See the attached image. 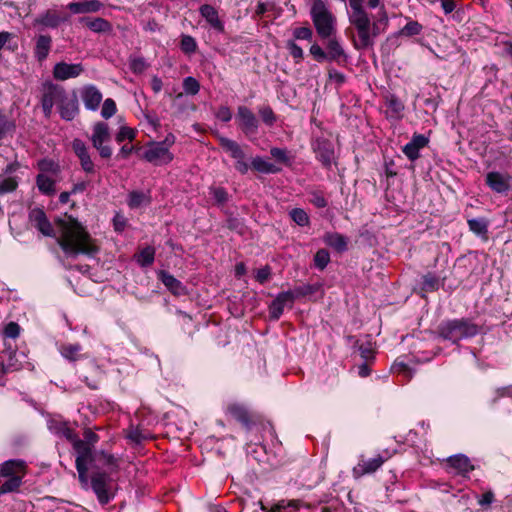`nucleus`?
<instances>
[{
	"label": "nucleus",
	"mask_w": 512,
	"mask_h": 512,
	"mask_svg": "<svg viewBox=\"0 0 512 512\" xmlns=\"http://www.w3.org/2000/svg\"><path fill=\"white\" fill-rule=\"evenodd\" d=\"M148 201L143 192L133 191L129 194L128 205L130 208H139Z\"/></svg>",
	"instance_id": "nucleus-46"
},
{
	"label": "nucleus",
	"mask_w": 512,
	"mask_h": 512,
	"mask_svg": "<svg viewBox=\"0 0 512 512\" xmlns=\"http://www.w3.org/2000/svg\"><path fill=\"white\" fill-rule=\"evenodd\" d=\"M83 71L84 68L80 63L69 64L59 62L53 68V77L57 80L65 81L70 78L78 77Z\"/></svg>",
	"instance_id": "nucleus-19"
},
{
	"label": "nucleus",
	"mask_w": 512,
	"mask_h": 512,
	"mask_svg": "<svg viewBox=\"0 0 512 512\" xmlns=\"http://www.w3.org/2000/svg\"><path fill=\"white\" fill-rule=\"evenodd\" d=\"M7 350L3 351V355L1 356L0 360V384H2V377L5 373H7L9 370H16L19 368V366L13 361L16 351L7 343Z\"/></svg>",
	"instance_id": "nucleus-28"
},
{
	"label": "nucleus",
	"mask_w": 512,
	"mask_h": 512,
	"mask_svg": "<svg viewBox=\"0 0 512 512\" xmlns=\"http://www.w3.org/2000/svg\"><path fill=\"white\" fill-rule=\"evenodd\" d=\"M311 19L318 36L322 39L330 38L336 33V17L328 9L323 0H313Z\"/></svg>",
	"instance_id": "nucleus-3"
},
{
	"label": "nucleus",
	"mask_w": 512,
	"mask_h": 512,
	"mask_svg": "<svg viewBox=\"0 0 512 512\" xmlns=\"http://www.w3.org/2000/svg\"><path fill=\"white\" fill-rule=\"evenodd\" d=\"M81 351H82V346L78 343H76V344H71V343L61 344L59 347L60 354L65 359H67L68 361H71V362H76L83 358Z\"/></svg>",
	"instance_id": "nucleus-31"
},
{
	"label": "nucleus",
	"mask_w": 512,
	"mask_h": 512,
	"mask_svg": "<svg viewBox=\"0 0 512 512\" xmlns=\"http://www.w3.org/2000/svg\"><path fill=\"white\" fill-rule=\"evenodd\" d=\"M349 21L355 27L358 36L357 39L354 38L352 41L354 48L364 50L374 45V38L381 33L380 26L388 24V16L384 7H382L379 12V19L371 23L370 17L363 7L350 11Z\"/></svg>",
	"instance_id": "nucleus-2"
},
{
	"label": "nucleus",
	"mask_w": 512,
	"mask_h": 512,
	"mask_svg": "<svg viewBox=\"0 0 512 512\" xmlns=\"http://www.w3.org/2000/svg\"><path fill=\"white\" fill-rule=\"evenodd\" d=\"M91 488L96 494L100 504H108L115 496L113 480L103 471H95L91 474Z\"/></svg>",
	"instance_id": "nucleus-6"
},
{
	"label": "nucleus",
	"mask_w": 512,
	"mask_h": 512,
	"mask_svg": "<svg viewBox=\"0 0 512 512\" xmlns=\"http://www.w3.org/2000/svg\"><path fill=\"white\" fill-rule=\"evenodd\" d=\"M386 104L388 111L393 117L399 116L404 110V104L394 95H391L387 98Z\"/></svg>",
	"instance_id": "nucleus-42"
},
{
	"label": "nucleus",
	"mask_w": 512,
	"mask_h": 512,
	"mask_svg": "<svg viewBox=\"0 0 512 512\" xmlns=\"http://www.w3.org/2000/svg\"><path fill=\"white\" fill-rule=\"evenodd\" d=\"M15 122L10 120L0 109V140L15 131Z\"/></svg>",
	"instance_id": "nucleus-39"
},
{
	"label": "nucleus",
	"mask_w": 512,
	"mask_h": 512,
	"mask_svg": "<svg viewBox=\"0 0 512 512\" xmlns=\"http://www.w3.org/2000/svg\"><path fill=\"white\" fill-rule=\"evenodd\" d=\"M403 153L407 156V158L411 161H415L420 157V150H418L416 147H414L412 144L407 143L403 149Z\"/></svg>",
	"instance_id": "nucleus-60"
},
{
	"label": "nucleus",
	"mask_w": 512,
	"mask_h": 512,
	"mask_svg": "<svg viewBox=\"0 0 512 512\" xmlns=\"http://www.w3.org/2000/svg\"><path fill=\"white\" fill-rule=\"evenodd\" d=\"M184 92L188 95H196L200 90V84L194 77H186L183 80Z\"/></svg>",
	"instance_id": "nucleus-49"
},
{
	"label": "nucleus",
	"mask_w": 512,
	"mask_h": 512,
	"mask_svg": "<svg viewBox=\"0 0 512 512\" xmlns=\"http://www.w3.org/2000/svg\"><path fill=\"white\" fill-rule=\"evenodd\" d=\"M326 242L338 252H343L347 249V239L341 234H329L326 237Z\"/></svg>",
	"instance_id": "nucleus-38"
},
{
	"label": "nucleus",
	"mask_w": 512,
	"mask_h": 512,
	"mask_svg": "<svg viewBox=\"0 0 512 512\" xmlns=\"http://www.w3.org/2000/svg\"><path fill=\"white\" fill-rule=\"evenodd\" d=\"M216 117L223 122H229L232 119V112L227 106H221L216 113Z\"/></svg>",
	"instance_id": "nucleus-64"
},
{
	"label": "nucleus",
	"mask_w": 512,
	"mask_h": 512,
	"mask_svg": "<svg viewBox=\"0 0 512 512\" xmlns=\"http://www.w3.org/2000/svg\"><path fill=\"white\" fill-rule=\"evenodd\" d=\"M143 158L153 165L160 166L170 163L174 156L166 147L158 142H153L149 145L143 154Z\"/></svg>",
	"instance_id": "nucleus-12"
},
{
	"label": "nucleus",
	"mask_w": 512,
	"mask_h": 512,
	"mask_svg": "<svg viewBox=\"0 0 512 512\" xmlns=\"http://www.w3.org/2000/svg\"><path fill=\"white\" fill-rule=\"evenodd\" d=\"M110 139L109 126L105 122H97L93 126V133L91 136V142L93 147L104 144Z\"/></svg>",
	"instance_id": "nucleus-30"
},
{
	"label": "nucleus",
	"mask_w": 512,
	"mask_h": 512,
	"mask_svg": "<svg viewBox=\"0 0 512 512\" xmlns=\"http://www.w3.org/2000/svg\"><path fill=\"white\" fill-rule=\"evenodd\" d=\"M258 112L262 121L268 126H272L277 120V117L270 106L261 107Z\"/></svg>",
	"instance_id": "nucleus-50"
},
{
	"label": "nucleus",
	"mask_w": 512,
	"mask_h": 512,
	"mask_svg": "<svg viewBox=\"0 0 512 512\" xmlns=\"http://www.w3.org/2000/svg\"><path fill=\"white\" fill-rule=\"evenodd\" d=\"M220 146L227 152L229 155L235 159V169L241 173L246 174L249 170V164L246 161V154L241 148V146L234 140H231L226 137L219 138Z\"/></svg>",
	"instance_id": "nucleus-8"
},
{
	"label": "nucleus",
	"mask_w": 512,
	"mask_h": 512,
	"mask_svg": "<svg viewBox=\"0 0 512 512\" xmlns=\"http://www.w3.org/2000/svg\"><path fill=\"white\" fill-rule=\"evenodd\" d=\"M72 150L77 156L81 169L89 175L96 173V165L91 158L89 147L81 139H74L71 143Z\"/></svg>",
	"instance_id": "nucleus-11"
},
{
	"label": "nucleus",
	"mask_w": 512,
	"mask_h": 512,
	"mask_svg": "<svg viewBox=\"0 0 512 512\" xmlns=\"http://www.w3.org/2000/svg\"><path fill=\"white\" fill-rule=\"evenodd\" d=\"M485 182L492 191L499 194H506L510 190L512 176L507 173L491 171L487 173Z\"/></svg>",
	"instance_id": "nucleus-18"
},
{
	"label": "nucleus",
	"mask_w": 512,
	"mask_h": 512,
	"mask_svg": "<svg viewBox=\"0 0 512 512\" xmlns=\"http://www.w3.org/2000/svg\"><path fill=\"white\" fill-rule=\"evenodd\" d=\"M57 243L63 252L70 257L80 254L88 257L95 256L99 251L97 241L92 238L87 229L75 218L57 219Z\"/></svg>",
	"instance_id": "nucleus-1"
},
{
	"label": "nucleus",
	"mask_w": 512,
	"mask_h": 512,
	"mask_svg": "<svg viewBox=\"0 0 512 512\" xmlns=\"http://www.w3.org/2000/svg\"><path fill=\"white\" fill-rule=\"evenodd\" d=\"M468 226L477 235H485L488 232V223L485 219H469Z\"/></svg>",
	"instance_id": "nucleus-43"
},
{
	"label": "nucleus",
	"mask_w": 512,
	"mask_h": 512,
	"mask_svg": "<svg viewBox=\"0 0 512 512\" xmlns=\"http://www.w3.org/2000/svg\"><path fill=\"white\" fill-rule=\"evenodd\" d=\"M84 439H81L83 442H87V444L93 448V446L98 442L99 436L93 432L91 429H86L83 433Z\"/></svg>",
	"instance_id": "nucleus-63"
},
{
	"label": "nucleus",
	"mask_w": 512,
	"mask_h": 512,
	"mask_svg": "<svg viewBox=\"0 0 512 512\" xmlns=\"http://www.w3.org/2000/svg\"><path fill=\"white\" fill-rule=\"evenodd\" d=\"M210 192L217 203L223 204L228 200V193L223 187H212Z\"/></svg>",
	"instance_id": "nucleus-57"
},
{
	"label": "nucleus",
	"mask_w": 512,
	"mask_h": 512,
	"mask_svg": "<svg viewBox=\"0 0 512 512\" xmlns=\"http://www.w3.org/2000/svg\"><path fill=\"white\" fill-rule=\"evenodd\" d=\"M82 101L87 110L96 111L102 101V93L92 84L85 85L80 91Z\"/></svg>",
	"instance_id": "nucleus-20"
},
{
	"label": "nucleus",
	"mask_w": 512,
	"mask_h": 512,
	"mask_svg": "<svg viewBox=\"0 0 512 512\" xmlns=\"http://www.w3.org/2000/svg\"><path fill=\"white\" fill-rule=\"evenodd\" d=\"M73 448L77 453L76 458L92 459V448L81 439L74 440Z\"/></svg>",
	"instance_id": "nucleus-41"
},
{
	"label": "nucleus",
	"mask_w": 512,
	"mask_h": 512,
	"mask_svg": "<svg viewBox=\"0 0 512 512\" xmlns=\"http://www.w3.org/2000/svg\"><path fill=\"white\" fill-rule=\"evenodd\" d=\"M428 142V138L425 137L424 135L414 134L409 143L416 147L418 150H421L428 144Z\"/></svg>",
	"instance_id": "nucleus-62"
},
{
	"label": "nucleus",
	"mask_w": 512,
	"mask_h": 512,
	"mask_svg": "<svg viewBox=\"0 0 512 512\" xmlns=\"http://www.w3.org/2000/svg\"><path fill=\"white\" fill-rule=\"evenodd\" d=\"M67 17H62L57 11L55 10H47L43 14L39 15L33 22V25L36 26H42L46 28H57L62 22L67 21Z\"/></svg>",
	"instance_id": "nucleus-22"
},
{
	"label": "nucleus",
	"mask_w": 512,
	"mask_h": 512,
	"mask_svg": "<svg viewBox=\"0 0 512 512\" xmlns=\"http://www.w3.org/2000/svg\"><path fill=\"white\" fill-rule=\"evenodd\" d=\"M317 160L330 169L335 161V150L333 143L325 138H317L312 144Z\"/></svg>",
	"instance_id": "nucleus-13"
},
{
	"label": "nucleus",
	"mask_w": 512,
	"mask_h": 512,
	"mask_svg": "<svg viewBox=\"0 0 512 512\" xmlns=\"http://www.w3.org/2000/svg\"><path fill=\"white\" fill-rule=\"evenodd\" d=\"M20 334V326L16 322L8 323L4 328V336L10 339H16Z\"/></svg>",
	"instance_id": "nucleus-58"
},
{
	"label": "nucleus",
	"mask_w": 512,
	"mask_h": 512,
	"mask_svg": "<svg viewBox=\"0 0 512 512\" xmlns=\"http://www.w3.org/2000/svg\"><path fill=\"white\" fill-rule=\"evenodd\" d=\"M27 473V464L22 459H10L0 464V479L7 480L0 486V493L17 491Z\"/></svg>",
	"instance_id": "nucleus-4"
},
{
	"label": "nucleus",
	"mask_w": 512,
	"mask_h": 512,
	"mask_svg": "<svg viewBox=\"0 0 512 512\" xmlns=\"http://www.w3.org/2000/svg\"><path fill=\"white\" fill-rule=\"evenodd\" d=\"M294 302L293 296L290 291L281 292L272 301L269 306V316L272 320H278L283 314L284 307L287 304L292 305Z\"/></svg>",
	"instance_id": "nucleus-21"
},
{
	"label": "nucleus",
	"mask_w": 512,
	"mask_h": 512,
	"mask_svg": "<svg viewBox=\"0 0 512 512\" xmlns=\"http://www.w3.org/2000/svg\"><path fill=\"white\" fill-rule=\"evenodd\" d=\"M104 4L99 0H83L80 2H71L67 8L73 14H87L99 12Z\"/></svg>",
	"instance_id": "nucleus-23"
},
{
	"label": "nucleus",
	"mask_w": 512,
	"mask_h": 512,
	"mask_svg": "<svg viewBox=\"0 0 512 512\" xmlns=\"http://www.w3.org/2000/svg\"><path fill=\"white\" fill-rule=\"evenodd\" d=\"M226 413L248 430L258 422V416L241 403L228 404Z\"/></svg>",
	"instance_id": "nucleus-10"
},
{
	"label": "nucleus",
	"mask_w": 512,
	"mask_h": 512,
	"mask_svg": "<svg viewBox=\"0 0 512 512\" xmlns=\"http://www.w3.org/2000/svg\"><path fill=\"white\" fill-rule=\"evenodd\" d=\"M478 326L469 319H455L442 323L439 326V334L442 338L453 343L464 338H470L477 335Z\"/></svg>",
	"instance_id": "nucleus-5"
},
{
	"label": "nucleus",
	"mask_w": 512,
	"mask_h": 512,
	"mask_svg": "<svg viewBox=\"0 0 512 512\" xmlns=\"http://www.w3.org/2000/svg\"><path fill=\"white\" fill-rule=\"evenodd\" d=\"M117 111L116 103L113 99L107 98L102 105L101 116L105 119L111 118Z\"/></svg>",
	"instance_id": "nucleus-52"
},
{
	"label": "nucleus",
	"mask_w": 512,
	"mask_h": 512,
	"mask_svg": "<svg viewBox=\"0 0 512 512\" xmlns=\"http://www.w3.org/2000/svg\"><path fill=\"white\" fill-rule=\"evenodd\" d=\"M290 217L299 226H307L310 223L308 214L301 208L292 209L290 211Z\"/></svg>",
	"instance_id": "nucleus-44"
},
{
	"label": "nucleus",
	"mask_w": 512,
	"mask_h": 512,
	"mask_svg": "<svg viewBox=\"0 0 512 512\" xmlns=\"http://www.w3.org/2000/svg\"><path fill=\"white\" fill-rule=\"evenodd\" d=\"M445 277L441 280L435 274L428 272L422 277L421 292H434L444 285Z\"/></svg>",
	"instance_id": "nucleus-32"
},
{
	"label": "nucleus",
	"mask_w": 512,
	"mask_h": 512,
	"mask_svg": "<svg viewBox=\"0 0 512 512\" xmlns=\"http://www.w3.org/2000/svg\"><path fill=\"white\" fill-rule=\"evenodd\" d=\"M65 92L66 89L63 86L51 81H46L42 84L40 103L46 118L51 117L53 107L59 105Z\"/></svg>",
	"instance_id": "nucleus-7"
},
{
	"label": "nucleus",
	"mask_w": 512,
	"mask_h": 512,
	"mask_svg": "<svg viewBox=\"0 0 512 512\" xmlns=\"http://www.w3.org/2000/svg\"><path fill=\"white\" fill-rule=\"evenodd\" d=\"M56 177L57 176L39 173L36 176V186L38 190L46 196H53L56 193Z\"/></svg>",
	"instance_id": "nucleus-26"
},
{
	"label": "nucleus",
	"mask_w": 512,
	"mask_h": 512,
	"mask_svg": "<svg viewBox=\"0 0 512 512\" xmlns=\"http://www.w3.org/2000/svg\"><path fill=\"white\" fill-rule=\"evenodd\" d=\"M136 261L143 267L150 266L154 262L155 249L152 246L143 248L138 254L135 255Z\"/></svg>",
	"instance_id": "nucleus-36"
},
{
	"label": "nucleus",
	"mask_w": 512,
	"mask_h": 512,
	"mask_svg": "<svg viewBox=\"0 0 512 512\" xmlns=\"http://www.w3.org/2000/svg\"><path fill=\"white\" fill-rule=\"evenodd\" d=\"M251 167L257 172L264 174H274L278 173L281 169L274 165L273 163L265 160L264 158L257 156L252 159Z\"/></svg>",
	"instance_id": "nucleus-33"
},
{
	"label": "nucleus",
	"mask_w": 512,
	"mask_h": 512,
	"mask_svg": "<svg viewBox=\"0 0 512 512\" xmlns=\"http://www.w3.org/2000/svg\"><path fill=\"white\" fill-rule=\"evenodd\" d=\"M127 438L135 444H141L150 439V434L147 431L142 430L140 427H130L127 432Z\"/></svg>",
	"instance_id": "nucleus-40"
},
{
	"label": "nucleus",
	"mask_w": 512,
	"mask_h": 512,
	"mask_svg": "<svg viewBox=\"0 0 512 512\" xmlns=\"http://www.w3.org/2000/svg\"><path fill=\"white\" fill-rule=\"evenodd\" d=\"M237 120L240 129L246 136L257 133L259 126L258 120L248 107L241 105L237 108Z\"/></svg>",
	"instance_id": "nucleus-17"
},
{
	"label": "nucleus",
	"mask_w": 512,
	"mask_h": 512,
	"mask_svg": "<svg viewBox=\"0 0 512 512\" xmlns=\"http://www.w3.org/2000/svg\"><path fill=\"white\" fill-rule=\"evenodd\" d=\"M286 48L289 50L290 55L293 57L296 63H299L304 56L303 50L298 46L294 40H288Z\"/></svg>",
	"instance_id": "nucleus-53"
},
{
	"label": "nucleus",
	"mask_w": 512,
	"mask_h": 512,
	"mask_svg": "<svg viewBox=\"0 0 512 512\" xmlns=\"http://www.w3.org/2000/svg\"><path fill=\"white\" fill-rule=\"evenodd\" d=\"M389 455L378 454L373 458H365L360 456L358 463L352 469V475L355 479H359L367 474L376 472L389 459Z\"/></svg>",
	"instance_id": "nucleus-9"
},
{
	"label": "nucleus",
	"mask_w": 512,
	"mask_h": 512,
	"mask_svg": "<svg viewBox=\"0 0 512 512\" xmlns=\"http://www.w3.org/2000/svg\"><path fill=\"white\" fill-rule=\"evenodd\" d=\"M293 36L297 40L310 41L313 37V31L310 27H297L293 30Z\"/></svg>",
	"instance_id": "nucleus-55"
},
{
	"label": "nucleus",
	"mask_w": 512,
	"mask_h": 512,
	"mask_svg": "<svg viewBox=\"0 0 512 512\" xmlns=\"http://www.w3.org/2000/svg\"><path fill=\"white\" fill-rule=\"evenodd\" d=\"M310 54L317 62L327 60L328 56L327 53L316 43L310 47Z\"/></svg>",
	"instance_id": "nucleus-59"
},
{
	"label": "nucleus",
	"mask_w": 512,
	"mask_h": 512,
	"mask_svg": "<svg viewBox=\"0 0 512 512\" xmlns=\"http://www.w3.org/2000/svg\"><path fill=\"white\" fill-rule=\"evenodd\" d=\"M18 179L0 174V195L14 192L18 187Z\"/></svg>",
	"instance_id": "nucleus-37"
},
{
	"label": "nucleus",
	"mask_w": 512,
	"mask_h": 512,
	"mask_svg": "<svg viewBox=\"0 0 512 512\" xmlns=\"http://www.w3.org/2000/svg\"><path fill=\"white\" fill-rule=\"evenodd\" d=\"M28 220L43 236L56 237V232L42 208L35 207L31 209Z\"/></svg>",
	"instance_id": "nucleus-14"
},
{
	"label": "nucleus",
	"mask_w": 512,
	"mask_h": 512,
	"mask_svg": "<svg viewBox=\"0 0 512 512\" xmlns=\"http://www.w3.org/2000/svg\"><path fill=\"white\" fill-rule=\"evenodd\" d=\"M422 31V25L418 23L417 21H409L401 30L400 35L401 36H415L420 34Z\"/></svg>",
	"instance_id": "nucleus-47"
},
{
	"label": "nucleus",
	"mask_w": 512,
	"mask_h": 512,
	"mask_svg": "<svg viewBox=\"0 0 512 512\" xmlns=\"http://www.w3.org/2000/svg\"><path fill=\"white\" fill-rule=\"evenodd\" d=\"M81 23L95 33H110L112 32V24L104 18H87L82 17L79 20Z\"/></svg>",
	"instance_id": "nucleus-27"
},
{
	"label": "nucleus",
	"mask_w": 512,
	"mask_h": 512,
	"mask_svg": "<svg viewBox=\"0 0 512 512\" xmlns=\"http://www.w3.org/2000/svg\"><path fill=\"white\" fill-rule=\"evenodd\" d=\"M52 39L49 35H39L34 48L35 57L39 62L44 61L51 49Z\"/></svg>",
	"instance_id": "nucleus-29"
},
{
	"label": "nucleus",
	"mask_w": 512,
	"mask_h": 512,
	"mask_svg": "<svg viewBox=\"0 0 512 512\" xmlns=\"http://www.w3.org/2000/svg\"><path fill=\"white\" fill-rule=\"evenodd\" d=\"M320 288V284H304L295 287L293 290H290V293L292 294L293 299L295 300L296 298L312 295L319 291Z\"/></svg>",
	"instance_id": "nucleus-35"
},
{
	"label": "nucleus",
	"mask_w": 512,
	"mask_h": 512,
	"mask_svg": "<svg viewBox=\"0 0 512 512\" xmlns=\"http://www.w3.org/2000/svg\"><path fill=\"white\" fill-rule=\"evenodd\" d=\"M135 136H136V132L134 129L127 127V126H122L119 129L115 139L118 143H121L125 140L132 141V140H134Z\"/></svg>",
	"instance_id": "nucleus-54"
},
{
	"label": "nucleus",
	"mask_w": 512,
	"mask_h": 512,
	"mask_svg": "<svg viewBox=\"0 0 512 512\" xmlns=\"http://www.w3.org/2000/svg\"><path fill=\"white\" fill-rule=\"evenodd\" d=\"M326 49H327V60L335 61V62H346L347 55L338 41V39L333 35L330 38H326Z\"/></svg>",
	"instance_id": "nucleus-24"
},
{
	"label": "nucleus",
	"mask_w": 512,
	"mask_h": 512,
	"mask_svg": "<svg viewBox=\"0 0 512 512\" xmlns=\"http://www.w3.org/2000/svg\"><path fill=\"white\" fill-rule=\"evenodd\" d=\"M270 154L274 159H276L277 161H279L281 163L289 164V162H290V158L285 149L273 147L270 150Z\"/></svg>",
	"instance_id": "nucleus-56"
},
{
	"label": "nucleus",
	"mask_w": 512,
	"mask_h": 512,
	"mask_svg": "<svg viewBox=\"0 0 512 512\" xmlns=\"http://www.w3.org/2000/svg\"><path fill=\"white\" fill-rule=\"evenodd\" d=\"M445 463L448 473L454 472L462 477H467L470 472L475 470L471 460L464 454L450 456L445 460Z\"/></svg>",
	"instance_id": "nucleus-15"
},
{
	"label": "nucleus",
	"mask_w": 512,
	"mask_h": 512,
	"mask_svg": "<svg viewBox=\"0 0 512 512\" xmlns=\"http://www.w3.org/2000/svg\"><path fill=\"white\" fill-rule=\"evenodd\" d=\"M329 262L330 254L326 249H320L316 252L314 256V263L318 269H325Z\"/></svg>",
	"instance_id": "nucleus-48"
},
{
	"label": "nucleus",
	"mask_w": 512,
	"mask_h": 512,
	"mask_svg": "<svg viewBox=\"0 0 512 512\" xmlns=\"http://www.w3.org/2000/svg\"><path fill=\"white\" fill-rule=\"evenodd\" d=\"M57 109L63 120L72 121L79 113V103L75 91H66Z\"/></svg>",
	"instance_id": "nucleus-16"
},
{
	"label": "nucleus",
	"mask_w": 512,
	"mask_h": 512,
	"mask_svg": "<svg viewBox=\"0 0 512 512\" xmlns=\"http://www.w3.org/2000/svg\"><path fill=\"white\" fill-rule=\"evenodd\" d=\"M199 12L213 29L220 33L224 32V24L219 19L218 12L213 6L209 4H203L199 8Z\"/></svg>",
	"instance_id": "nucleus-25"
},
{
	"label": "nucleus",
	"mask_w": 512,
	"mask_h": 512,
	"mask_svg": "<svg viewBox=\"0 0 512 512\" xmlns=\"http://www.w3.org/2000/svg\"><path fill=\"white\" fill-rule=\"evenodd\" d=\"M40 173H45L52 176H58L60 167L58 164L50 160H42L38 163Z\"/></svg>",
	"instance_id": "nucleus-45"
},
{
	"label": "nucleus",
	"mask_w": 512,
	"mask_h": 512,
	"mask_svg": "<svg viewBox=\"0 0 512 512\" xmlns=\"http://www.w3.org/2000/svg\"><path fill=\"white\" fill-rule=\"evenodd\" d=\"M270 276L271 268L266 265L257 270L255 278L260 284H264L270 278Z\"/></svg>",
	"instance_id": "nucleus-61"
},
{
	"label": "nucleus",
	"mask_w": 512,
	"mask_h": 512,
	"mask_svg": "<svg viewBox=\"0 0 512 512\" xmlns=\"http://www.w3.org/2000/svg\"><path fill=\"white\" fill-rule=\"evenodd\" d=\"M159 278L162 283L173 293V294H181L184 291V286L182 283L177 280L173 275L168 272L161 271L159 273Z\"/></svg>",
	"instance_id": "nucleus-34"
},
{
	"label": "nucleus",
	"mask_w": 512,
	"mask_h": 512,
	"mask_svg": "<svg viewBox=\"0 0 512 512\" xmlns=\"http://www.w3.org/2000/svg\"><path fill=\"white\" fill-rule=\"evenodd\" d=\"M181 50L186 54L194 53L197 49L195 39L190 35H183L180 43Z\"/></svg>",
	"instance_id": "nucleus-51"
}]
</instances>
